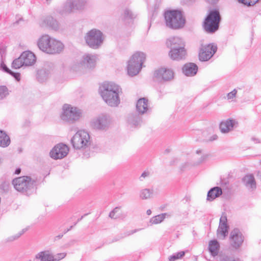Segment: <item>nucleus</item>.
Masks as SVG:
<instances>
[{
  "instance_id": "nucleus-30",
  "label": "nucleus",
  "mask_w": 261,
  "mask_h": 261,
  "mask_svg": "<svg viewBox=\"0 0 261 261\" xmlns=\"http://www.w3.org/2000/svg\"><path fill=\"white\" fill-rule=\"evenodd\" d=\"M128 122L131 126L137 127L140 125L142 120L139 115L137 114H131L128 118Z\"/></svg>"
},
{
  "instance_id": "nucleus-37",
  "label": "nucleus",
  "mask_w": 261,
  "mask_h": 261,
  "mask_svg": "<svg viewBox=\"0 0 261 261\" xmlns=\"http://www.w3.org/2000/svg\"><path fill=\"white\" fill-rule=\"evenodd\" d=\"M8 94V90L6 86H0V99H2L5 97Z\"/></svg>"
},
{
  "instance_id": "nucleus-9",
  "label": "nucleus",
  "mask_w": 261,
  "mask_h": 261,
  "mask_svg": "<svg viewBox=\"0 0 261 261\" xmlns=\"http://www.w3.org/2000/svg\"><path fill=\"white\" fill-rule=\"evenodd\" d=\"M63 112L61 115L62 120L73 122L77 120L81 117L82 112L81 110L76 107H72L71 105L65 104L63 106Z\"/></svg>"
},
{
  "instance_id": "nucleus-1",
  "label": "nucleus",
  "mask_w": 261,
  "mask_h": 261,
  "mask_svg": "<svg viewBox=\"0 0 261 261\" xmlns=\"http://www.w3.org/2000/svg\"><path fill=\"white\" fill-rule=\"evenodd\" d=\"M37 46L42 51L51 55L60 53L64 48L60 41L48 35L41 36L37 41Z\"/></svg>"
},
{
  "instance_id": "nucleus-34",
  "label": "nucleus",
  "mask_w": 261,
  "mask_h": 261,
  "mask_svg": "<svg viewBox=\"0 0 261 261\" xmlns=\"http://www.w3.org/2000/svg\"><path fill=\"white\" fill-rule=\"evenodd\" d=\"M48 77V74L44 70H39L37 72V78L40 82H44Z\"/></svg>"
},
{
  "instance_id": "nucleus-42",
  "label": "nucleus",
  "mask_w": 261,
  "mask_h": 261,
  "mask_svg": "<svg viewBox=\"0 0 261 261\" xmlns=\"http://www.w3.org/2000/svg\"><path fill=\"white\" fill-rule=\"evenodd\" d=\"M140 230H141V229H136L126 231L124 233V234H123L122 236L120 237V239H123V238L128 237L130 235H132V234H134V233L138 232Z\"/></svg>"
},
{
  "instance_id": "nucleus-38",
  "label": "nucleus",
  "mask_w": 261,
  "mask_h": 261,
  "mask_svg": "<svg viewBox=\"0 0 261 261\" xmlns=\"http://www.w3.org/2000/svg\"><path fill=\"white\" fill-rule=\"evenodd\" d=\"M218 258V261H236L233 257L224 254L220 255Z\"/></svg>"
},
{
  "instance_id": "nucleus-45",
  "label": "nucleus",
  "mask_w": 261,
  "mask_h": 261,
  "mask_svg": "<svg viewBox=\"0 0 261 261\" xmlns=\"http://www.w3.org/2000/svg\"><path fill=\"white\" fill-rule=\"evenodd\" d=\"M72 227H73V226H71L69 228H68L67 229H65L63 233H61V234H60L55 237L54 240L55 241H57V240H60V239H61L63 237V235L64 234H65L66 233H67L68 231H69L70 230H71L72 228Z\"/></svg>"
},
{
  "instance_id": "nucleus-22",
  "label": "nucleus",
  "mask_w": 261,
  "mask_h": 261,
  "mask_svg": "<svg viewBox=\"0 0 261 261\" xmlns=\"http://www.w3.org/2000/svg\"><path fill=\"white\" fill-rule=\"evenodd\" d=\"M39 24L41 27H49L56 31L59 29L57 21L51 16H48L44 18L40 22Z\"/></svg>"
},
{
  "instance_id": "nucleus-6",
  "label": "nucleus",
  "mask_w": 261,
  "mask_h": 261,
  "mask_svg": "<svg viewBox=\"0 0 261 261\" xmlns=\"http://www.w3.org/2000/svg\"><path fill=\"white\" fill-rule=\"evenodd\" d=\"M35 182V180L28 176L17 177L12 180L15 190L27 195L34 188Z\"/></svg>"
},
{
  "instance_id": "nucleus-55",
  "label": "nucleus",
  "mask_w": 261,
  "mask_h": 261,
  "mask_svg": "<svg viewBox=\"0 0 261 261\" xmlns=\"http://www.w3.org/2000/svg\"><path fill=\"white\" fill-rule=\"evenodd\" d=\"M200 151H197V153H198Z\"/></svg>"
},
{
  "instance_id": "nucleus-15",
  "label": "nucleus",
  "mask_w": 261,
  "mask_h": 261,
  "mask_svg": "<svg viewBox=\"0 0 261 261\" xmlns=\"http://www.w3.org/2000/svg\"><path fill=\"white\" fill-rule=\"evenodd\" d=\"M173 71L171 69L164 68L156 70L154 73L155 80L159 82L168 81L173 79Z\"/></svg>"
},
{
  "instance_id": "nucleus-29",
  "label": "nucleus",
  "mask_w": 261,
  "mask_h": 261,
  "mask_svg": "<svg viewBox=\"0 0 261 261\" xmlns=\"http://www.w3.org/2000/svg\"><path fill=\"white\" fill-rule=\"evenodd\" d=\"M10 142L9 136L4 131L0 130V146L6 147L9 145Z\"/></svg>"
},
{
  "instance_id": "nucleus-51",
  "label": "nucleus",
  "mask_w": 261,
  "mask_h": 261,
  "mask_svg": "<svg viewBox=\"0 0 261 261\" xmlns=\"http://www.w3.org/2000/svg\"><path fill=\"white\" fill-rule=\"evenodd\" d=\"M21 172V169L20 168H17L15 170V173L16 174H19Z\"/></svg>"
},
{
  "instance_id": "nucleus-21",
  "label": "nucleus",
  "mask_w": 261,
  "mask_h": 261,
  "mask_svg": "<svg viewBox=\"0 0 261 261\" xmlns=\"http://www.w3.org/2000/svg\"><path fill=\"white\" fill-rule=\"evenodd\" d=\"M137 111L140 114H144L149 110L148 100L146 98H140L136 103Z\"/></svg>"
},
{
  "instance_id": "nucleus-28",
  "label": "nucleus",
  "mask_w": 261,
  "mask_h": 261,
  "mask_svg": "<svg viewBox=\"0 0 261 261\" xmlns=\"http://www.w3.org/2000/svg\"><path fill=\"white\" fill-rule=\"evenodd\" d=\"M219 243L217 240H214L209 242L208 250L212 256H216L218 255L219 250Z\"/></svg>"
},
{
  "instance_id": "nucleus-5",
  "label": "nucleus",
  "mask_w": 261,
  "mask_h": 261,
  "mask_svg": "<svg viewBox=\"0 0 261 261\" xmlns=\"http://www.w3.org/2000/svg\"><path fill=\"white\" fill-rule=\"evenodd\" d=\"M145 58L146 56L143 53L137 52L134 54L128 62V74L132 76L137 75L142 68Z\"/></svg>"
},
{
  "instance_id": "nucleus-18",
  "label": "nucleus",
  "mask_w": 261,
  "mask_h": 261,
  "mask_svg": "<svg viewBox=\"0 0 261 261\" xmlns=\"http://www.w3.org/2000/svg\"><path fill=\"white\" fill-rule=\"evenodd\" d=\"M229 226L227 223L226 216H221L217 229V234L219 238L224 239L228 234Z\"/></svg>"
},
{
  "instance_id": "nucleus-13",
  "label": "nucleus",
  "mask_w": 261,
  "mask_h": 261,
  "mask_svg": "<svg viewBox=\"0 0 261 261\" xmlns=\"http://www.w3.org/2000/svg\"><path fill=\"white\" fill-rule=\"evenodd\" d=\"M244 236L238 228L233 229L230 232L229 237L230 245L235 249H239L244 242Z\"/></svg>"
},
{
  "instance_id": "nucleus-20",
  "label": "nucleus",
  "mask_w": 261,
  "mask_h": 261,
  "mask_svg": "<svg viewBox=\"0 0 261 261\" xmlns=\"http://www.w3.org/2000/svg\"><path fill=\"white\" fill-rule=\"evenodd\" d=\"M186 51L184 47H179L176 48L171 49L169 56L173 60H179L185 58Z\"/></svg>"
},
{
  "instance_id": "nucleus-10",
  "label": "nucleus",
  "mask_w": 261,
  "mask_h": 261,
  "mask_svg": "<svg viewBox=\"0 0 261 261\" xmlns=\"http://www.w3.org/2000/svg\"><path fill=\"white\" fill-rule=\"evenodd\" d=\"M98 56L97 55L86 54L83 56L79 63L73 65V68L75 70L94 68Z\"/></svg>"
},
{
  "instance_id": "nucleus-14",
  "label": "nucleus",
  "mask_w": 261,
  "mask_h": 261,
  "mask_svg": "<svg viewBox=\"0 0 261 261\" xmlns=\"http://www.w3.org/2000/svg\"><path fill=\"white\" fill-rule=\"evenodd\" d=\"M69 152L68 147L64 144L56 145L50 152V156L54 159H61L66 156Z\"/></svg>"
},
{
  "instance_id": "nucleus-43",
  "label": "nucleus",
  "mask_w": 261,
  "mask_h": 261,
  "mask_svg": "<svg viewBox=\"0 0 261 261\" xmlns=\"http://www.w3.org/2000/svg\"><path fill=\"white\" fill-rule=\"evenodd\" d=\"M26 231V230L25 229H23L22 230H21L19 233H18L17 234L14 236H12V237H11L10 238H9V241H13L17 239H18V238H19L22 234H23L24 233V232Z\"/></svg>"
},
{
  "instance_id": "nucleus-33",
  "label": "nucleus",
  "mask_w": 261,
  "mask_h": 261,
  "mask_svg": "<svg viewBox=\"0 0 261 261\" xmlns=\"http://www.w3.org/2000/svg\"><path fill=\"white\" fill-rule=\"evenodd\" d=\"M10 188V181L9 180L2 181L0 184V193L8 192Z\"/></svg>"
},
{
  "instance_id": "nucleus-32",
  "label": "nucleus",
  "mask_w": 261,
  "mask_h": 261,
  "mask_svg": "<svg viewBox=\"0 0 261 261\" xmlns=\"http://www.w3.org/2000/svg\"><path fill=\"white\" fill-rule=\"evenodd\" d=\"M166 214H162L152 217L150 220L151 224H157L161 223L165 218Z\"/></svg>"
},
{
  "instance_id": "nucleus-17",
  "label": "nucleus",
  "mask_w": 261,
  "mask_h": 261,
  "mask_svg": "<svg viewBox=\"0 0 261 261\" xmlns=\"http://www.w3.org/2000/svg\"><path fill=\"white\" fill-rule=\"evenodd\" d=\"M66 255L65 253H58L55 258L47 252H41L36 256V258L40 259V261H58L64 258Z\"/></svg>"
},
{
  "instance_id": "nucleus-54",
  "label": "nucleus",
  "mask_w": 261,
  "mask_h": 261,
  "mask_svg": "<svg viewBox=\"0 0 261 261\" xmlns=\"http://www.w3.org/2000/svg\"><path fill=\"white\" fill-rule=\"evenodd\" d=\"M83 217H84V216H82L80 219H78V221L81 220L83 218Z\"/></svg>"
},
{
  "instance_id": "nucleus-50",
  "label": "nucleus",
  "mask_w": 261,
  "mask_h": 261,
  "mask_svg": "<svg viewBox=\"0 0 261 261\" xmlns=\"http://www.w3.org/2000/svg\"><path fill=\"white\" fill-rule=\"evenodd\" d=\"M207 3L211 4H214L218 2L219 0H205Z\"/></svg>"
},
{
  "instance_id": "nucleus-27",
  "label": "nucleus",
  "mask_w": 261,
  "mask_h": 261,
  "mask_svg": "<svg viewBox=\"0 0 261 261\" xmlns=\"http://www.w3.org/2000/svg\"><path fill=\"white\" fill-rule=\"evenodd\" d=\"M222 194V189L219 187L212 188L207 193V200L212 201Z\"/></svg>"
},
{
  "instance_id": "nucleus-48",
  "label": "nucleus",
  "mask_w": 261,
  "mask_h": 261,
  "mask_svg": "<svg viewBox=\"0 0 261 261\" xmlns=\"http://www.w3.org/2000/svg\"><path fill=\"white\" fill-rule=\"evenodd\" d=\"M1 67L5 72L8 73H10L11 70H10L4 63L1 64Z\"/></svg>"
},
{
  "instance_id": "nucleus-24",
  "label": "nucleus",
  "mask_w": 261,
  "mask_h": 261,
  "mask_svg": "<svg viewBox=\"0 0 261 261\" xmlns=\"http://www.w3.org/2000/svg\"><path fill=\"white\" fill-rule=\"evenodd\" d=\"M22 62L25 66H31L36 60L35 55L30 51H25L21 54Z\"/></svg>"
},
{
  "instance_id": "nucleus-52",
  "label": "nucleus",
  "mask_w": 261,
  "mask_h": 261,
  "mask_svg": "<svg viewBox=\"0 0 261 261\" xmlns=\"http://www.w3.org/2000/svg\"><path fill=\"white\" fill-rule=\"evenodd\" d=\"M251 140L254 141L255 143H259V141H258V139L252 137L251 138Z\"/></svg>"
},
{
  "instance_id": "nucleus-53",
  "label": "nucleus",
  "mask_w": 261,
  "mask_h": 261,
  "mask_svg": "<svg viewBox=\"0 0 261 261\" xmlns=\"http://www.w3.org/2000/svg\"><path fill=\"white\" fill-rule=\"evenodd\" d=\"M146 213L148 215H150L151 214V211L150 210H148L146 212Z\"/></svg>"
},
{
  "instance_id": "nucleus-8",
  "label": "nucleus",
  "mask_w": 261,
  "mask_h": 261,
  "mask_svg": "<svg viewBox=\"0 0 261 261\" xmlns=\"http://www.w3.org/2000/svg\"><path fill=\"white\" fill-rule=\"evenodd\" d=\"M87 44L91 48L97 49L102 44L104 37L102 33L97 29H92L85 36Z\"/></svg>"
},
{
  "instance_id": "nucleus-26",
  "label": "nucleus",
  "mask_w": 261,
  "mask_h": 261,
  "mask_svg": "<svg viewBox=\"0 0 261 261\" xmlns=\"http://www.w3.org/2000/svg\"><path fill=\"white\" fill-rule=\"evenodd\" d=\"M242 181L248 189L254 190L256 188V182L253 175H246L243 178Z\"/></svg>"
},
{
  "instance_id": "nucleus-3",
  "label": "nucleus",
  "mask_w": 261,
  "mask_h": 261,
  "mask_svg": "<svg viewBox=\"0 0 261 261\" xmlns=\"http://www.w3.org/2000/svg\"><path fill=\"white\" fill-rule=\"evenodd\" d=\"M164 18L166 26L172 29L182 28L185 24V19L181 12L178 10H169L165 12Z\"/></svg>"
},
{
  "instance_id": "nucleus-7",
  "label": "nucleus",
  "mask_w": 261,
  "mask_h": 261,
  "mask_svg": "<svg viewBox=\"0 0 261 261\" xmlns=\"http://www.w3.org/2000/svg\"><path fill=\"white\" fill-rule=\"evenodd\" d=\"M72 147L77 150L84 149L88 147L91 144L90 136L84 130L77 131L71 139Z\"/></svg>"
},
{
  "instance_id": "nucleus-41",
  "label": "nucleus",
  "mask_w": 261,
  "mask_h": 261,
  "mask_svg": "<svg viewBox=\"0 0 261 261\" xmlns=\"http://www.w3.org/2000/svg\"><path fill=\"white\" fill-rule=\"evenodd\" d=\"M140 230H141V229H136L126 231L124 233V234H123L122 236L120 237V239H123V238L128 237L130 235H132V234H134V233L138 232Z\"/></svg>"
},
{
  "instance_id": "nucleus-12",
  "label": "nucleus",
  "mask_w": 261,
  "mask_h": 261,
  "mask_svg": "<svg viewBox=\"0 0 261 261\" xmlns=\"http://www.w3.org/2000/svg\"><path fill=\"white\" fill-rule=\"evenodd\" d=\"M85 2L84 0H68L64 4L63 10L60 11L62 14H68L75 10H82L84 8Z\"/></svg>"
},
{
  "instance_id": "nucleus-39",
  "label": "nucleus",
  "mask_w": 261,
  "mask_h": 261,
  "mask_svg": "<svg viewBox=\"0 0 261 261\" xmlns=\"http://www.w3.org/2000/svg\"><path fill=\"white\" fill-rule=\"evenodd\" d=\"M239 2H241L244 5L247 6H253L255 4L258 0H238Z\"/></svg>"
},
{
  "instance_id": "nucleus-16",
  "label": "nucleus",
  "mask_w": 261,
  "mask_h": 261,
  "mask_svg": "<svg viewBox=\"0 0 261 261\" xmlns=\"http://www.w3.org/2000/svg\"><path fill=\"white\" fill-rule=\"evenodd\" d=\"M110 123L109 116L106 115H101L96 119L93 120L92 122V126L97 129H105L107 128Z\"/></svg>"
},
{
  "instance_id": "nucleus-40",
  "label": "nucleus",
  "mask_w": 261,
  "mask_h": 261,
  "mask_svg": "<svg viewBox=\"0 0 261 261\" xmlns=\"http://www.w3.org/2000/svg\"><path fill=\"white\" fill-rule=\"evenodd\" d=\"M124 18L125 19H133L134 18V15L130 11L126 9L124 12Z\"/></svg>"
},
{
  "instance_id": "nucleus-47",
  "label": "nucleus",
  "mask_w": 261,
  "mask_h": 261,
  "mask_svg": "<svg viewBox=\"0 0 261 261\" xmlns=\"http://www.w3.org/2000/svg\"><path fill=\"white\" fill-rule=\"evenodd\" d=\"M10 74L12 75L17 81H19L20 80V74L19 73H14L12 72L11 70L10 71V73H9Z\"/></svg>"
},
{
  "instance_id": "nucleus-19",
  "label": "nucleus",
  "mask_w": 261,
  "mask_h": 261,
  "mask_svg": "<svg viewBox=\"0 0 261 261\" xmlns=\"http://www.w3.org/2000/svg\"><path fill=\"white\" fill-rule=\"evenodd\" d=\"M238 122L234 119H228L222 121L220 124V129L223 133H227L232 130L234 127H237Z\"/></svg>"
},
{
  "instance_id": "nucleus-31",
  "label": "nucleus",
  "mask_w": 261,
  "mask_h": 261,
  "mask_svg": "<svg viewBox=\"0 0 261 261\" xmlns=\"http://www.w3.org/2000/svg\"><path fill=\"white\" fill-rule=\"evenodd\" d=\"M152 194L153 190L144 189L140 192V197L142 199H147L150 198Z\"/></svg>"
},
{
  "instance_id": "nucleus-11",
  "label": "nucleus",
  "mask_w": 261,
  "mask_h": 261,
  "mask_svg": "<svg viewBox=\"0 0 261 261\" xmlns=\"http://www.w3.org/2000/svg\"><path fill=\"white\" fill-rule=\"evenodd\" d=\"M217 46L214 44H202L199 48V59L201 61L209 60L216 53Z\"/></svg>"
},
{
  "instance_id": "nucleus-35",
  "label": "nucleus",
  "mask_w": 261,
  "mask_h": 261,
  "mask_svg": "<svg viewBox=\"0 0 261 261\" xmlns=\"http://www.w3.org/2000/svg\"><path fill=\"white\" fill-rule=\"evenodd\" d=\"M23 66H24V65L22 62L21 56H20L19 58L15 59L12 63V67L14 69L20 68Z\"/></svg>"
},
{
  "instance_id": "nucleus-23",
  "label": "nucleus",
  "mask_w": 261,
  "mask_h": 261,
  "mask_svg": "<svg viewBox=\"0 0 261 261\" xmlns=\"http://www.w3.org/2000/svg\"><path fill=\"white\" fill-rule=\"evenodd\" d=\"M166 45L168 47L172 49L178 48L180 46L184 47L185 43L181 38L178 37H172L167 39Z\"/></svg>"
},
{
  "instance_id": "nucleus-2",
  "label": "nucleus",
  "mask_w": 261,
  "mask_h": 261,
  "mask_svg": "<svg viewBox=\"0 0 261 261\" xmlns=\"http://www.w3.org/2000/svg\"><path fill=\"white\" fill-rule=\"evenodd\" d=\"M121 89L113 83H105L102 85L101 95L105 101L111 107H117L120 102L119 93Z\"/></svg>"
},
{
  "instance_id": "nucleus-44",
  "label": "nucleus",
  "mask_w": 261,
  "mask_h": 261,
  "mask_svg": "<svg viewBox=\"0 0 261 261\" xmlns=\"http://www.w3.org/2000/svg\"><path fill=\"white\" fill-rule=\"evenodd\" d=\"M237 93V90L234 89L231 92L228 93L227 95V99H232L236 97Z\"/></svg>"
},
{
  "instance_id": "nucleus-25",
  "label": "nucleus",
  "mask_w": 261,
  "mask_h": 261,
  "mask_svg": "<svg viewBox=\"0 0 261 261\" xmlns=\"http://www.w3.org/2000/svg\"><path fill=\"white\" fill-rule=\"evenodd\" d=\"M197 70V66L193 63H187L182 67L183 73L188 76H194L196 74Z\"/></svg>"
},
{
  "instance_id": "nucleus-4",
  "label": "nucleus",
  "mask_w": 261,
  "mask_h": 261,
  "mask_svg": "<svg viewBox=\"0 0 261 261\" xmlns=\"http://www.w3.org/2000/svg\"><path fill=\"white\" fill-rule=\"evenodd\" d=\"M221 16L218 10H212L208 14L203 23V28L206 32L214 33L219 27Z\"/></svg>"
},
{
  "instance_id": "nucleus-46",
  "label": "nucleus",
  "mask_w": 261,
  "mask_h": 261,
  "mask_svg": "<svg viewBox=\"0 0 261 261\" xmlns=\"http://www.w3.org/2000/svg\"><path fill=\"white\" fill-rule=\"evenodd\" d=\"M119 210L118 207H115L112 211H111L109 214V217L113 219H116L118 218L117 216H115V214L116 213L118 212Z\"/></svg>"
},
{
  "instance_id": "nucleus-36",
  "label": "nucleus",
  "mask_w": 261,
  "mask_h": 261,
  "mask_svg": "<svg viewBox=\"0 0 261 261\" xmlns=\"http://www.w3.org/2000/svg\"><path fill=\"white\" fill-rule=\"evenodd\" d=\"M185 254V252L184 251H180L172 254L169 257V261H175L177 259L181 258L183 257Z\"/></svg>"
},
{
  "instance_id": "nucleus-49",
  "label": "nucleus",
  "mask_w": 261,
  "mask_h": 261,
  "mask_svg": "<svg viewBox=\"0 0 261 261\" xmlns=\"http://www.w3.org/2000/svg\"><path fill=\"white\" fill-rule=\"evenodd\" d=\"M149 173L148 172L144 171L143 173H142L141 176L140 177V179L141 180H142V179L141 178H145L146 177H147L149 175Z\"/></svg>"
}]
</instances>
